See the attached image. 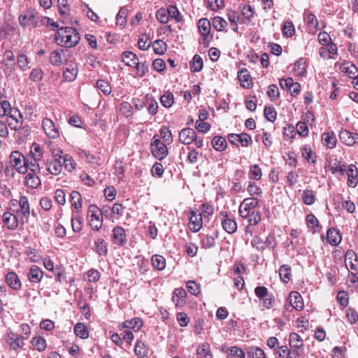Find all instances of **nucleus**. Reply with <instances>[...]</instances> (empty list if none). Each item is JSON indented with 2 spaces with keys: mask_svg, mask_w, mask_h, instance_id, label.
I'll return each instance as SVG.
<instances>
[{
  "mask_svg": "<svg viewBox=\"0 0 358 358\" xmlns=\"http://www.w3.org/2000/svg\"><path fill=\"white\" fill-rule=\"evenodd\" d=\"M55 43L65 48L75 47L80 41V34L73 27H59L55 34Z\"/></svg>",
  "mask_w": 358,
  "mask_h": 358,
  "instance_id": "obj_1",
  "label": "nucleus"
},
{
  "mask_svg": "<svg viewBox=\"0 0 358 358\" xmlns=\"http://www.w3.org/2000/svg\"><path fill=\"white\" fill-rule=\"evenodd\" d=\"M90 225L93 230L99 231L103 224L102 213L96 205H90L87 210Z\"/></svg>",
  "mask_w": 358,
  "mask_h": 358,
  "instance_id": "obj_2",
  "label": "nucleus"
},
{
  "mask_svg": "<svg viewBox=\"0 0 358 358\" xmlns=\"http://www.w3.org/2000/svg\"><path fill=\"white\" fill-rule=\"evenodd\" d=\"M255 294L262 301V306L269 309L272 308L275 303V297L273 294L269 293L268 289L264 286H257L255 289Z\"/></svg>",
  "mask_w": 358,
  "mask_h": 358,
  "instance_id": "obj_3",
  "label": "nucleus"
},
{
  "mask_svg": "<svg viewBox=\"0 0 358 358\" xmlns=\"http://www.w3.org/2000/svg\"><path fill=\"white\" fill-rule=\"evenodd\" d=\"M24 156L17 150L13 151L10 155V163L11 166L19 173H27L26 166H24Z\"/></svg>",
  "mask_w": 358,
  "mask_h": 358,
  "instance_id": "obj_4",
  "label": "nucleus"
},
{
  "mask_svg": "<svg viewBox=\"0 0 358 358\" xmlns=\"http://www.w3.org/2000/svg\"><path fill=\"white\" fill-rule=\"evenodd\" d=\"M259 200L255 197L246 198L241 203L238 208L239 215L246 217L258 206Z\"/></svg>",
  "mask_w": 358,
  "mask_h": 358,
  "instance_id": "obj_5",
  "label": "nucleus"
},
{
  "mask_svg": "<svg viewBox=\"0 0 358 358\" xmlns=\"http://www.w3.org/2000/svg\"><path fill=\"white\" fill-rule=\"evenodd\" d=\"M18 203L20 208L13 210V211L16 214L21 215L20 224H24L27 221L30 215V206L28 198L26 196H21Z\"/></svg>",
  "mask_w": 358,
  "mask_h": 358,
  "instance_id": "obj_6",
  "label": "nucleus"
},
{
  "mask_svg": "<svg viewBox=\"0 0 358 358\" xmlns=\"http://www.w3.org/2000/svg\"><path fill=\"white\" fill-rule=\"evenodd\" d=\"M198 28L201 34L203 36L201 43L208 46L210 41L212 38V36H210V22L206 18H201L198 22Z\"/></svg>",
  "mask_w": 358,
  "mask_h": 358,
  "instance_id": "obj_7",
  "label": "nucleus"
},
{
  "mask_svg": "<svg viewBox=\"0 0 358 358\" xmlns=\"http://www.w3.org/2000/svg\"><path fill=\"white\" fill-rule=\"evenodd\" d=\"M152 153L159 160L163 159L168 155V149L166 145L159 138H155L151 143Z\"/></svg>",
  "mask_w": 358,
  "mask_h": 358,
  "instance_id": "obj_8",
  "label": "nucleus"
},
{
  "mask_svg": "<svg viewBox=\"0 0 358 358\" xmlns=\"http://www.w3.org/2000/svg\"><path fill=\"white\" fill-rule=\"evenodd\" d=\"M7 122L11 129L18 130L22 124L23 117L17 109H11L8 115Z\"/></svg>",
  "mask_w": 358,
  "mask_h": 358,
  "instance_id": "obj_9",
  "label": "nucleus"
},
{
  "mask_svg": "<svg viewBox=\"0 0 358 358\" xmlns=\"http://www.w3.org/2000/svg\"><path fill=\"white\" fill-rule=\"evenodd\" d=\"M223 229L228 234H234L237 230V224L234 218H230L226 212H221L219 215Z\"/></svg>",
  "mask_w": 358,
  "mask_h": 358,
  "instance_id": "obj_10",
  "label": "nucleus"
},
{
  "mask_svg": "<svg viewBox=\"0 0 358 358\" xmlns=\"http://www.w3.org/2000/svg\"><path fill=\"white\" fill-rule=\"evenodd\" d=\"M228 140L233 145H236L240 143L243 147L248 146L249 143L252 141L251 136L245 133L240 134H230L228 135Z\"/></svg>",
  "mask_w": 358,
  "mask_h": 358,
  "instance_id": "obj_11",
  "label": "nucleus"
},
{
  "mask_svg": "<svg viewBox=\"0 0 358 358\" xmlns=\"http://www.w3.org/2000/svg\"><path fill=\"white\" fill-rule=\"evenodd\" d=\"M42 127L45 134L50 138H57L59 136V129L56 127L52 120L44 118L42 122Z\"/></svg>",
  "mask_w": 358,
  "mask_h": 358,
  "instance_id": "obj_12",
  "label": "nucleus"
},
{
  "mask_svg": "<svg viewBox=\"0 0 358 358\" xmlns=\"http://www.w3.org/2000/svg\"><path fill=\"white\" fill-rule=\"evenodd\" d=\"M112 241L114 244L119 246H123L126 244L127 239L125 230L122 227L117 226L112 231Z\"/></svg>",
  "mask_w": 358,
  "mask_h": 358,
  "instance_id": "obj_13",
  "label": "nucleus"
},
{
  "mask_svg": "<svg viewBox=\"0 0 358 358\" xmlns=\"http://www.w3.org/2000/svg\"><path fill=\"white\" fill-rule=\"evenodd\" d=\"M36 13L34 10L27 11L24 15H20L19 16V22L21 26L26 27L28 25H31L34 27H36L38 26V21L36 20Z\"/></svg>",
  "mask_w": 358,
  "mask_h": 358,
  "instance_id": "obj_14",
  "label": "nucleus"
},
{
  "mask_svg": "<svg viewBox=\"0 0 358 358\" xmlns=\"http://www.w3.org/2000/svg\"><path fill=\"white\" fill-rule=\"evenodd\" d=\"M15 213L14 212H5L3 214V224L9 230H15L18 227L19 223H20V220H18Z\"/></svg>",
  "mask_w": 358,
  "mask_h": 358,
  "instance_id": "obj_15",
  "label": "nucleus"
},
{
  "mask_svg": "<svg viewBox=\"0 0 358 358\" xmlns=\"http://www.w3.org/2000/svg\"><path fill=\"white\" fill-rule=\"evenodd\" d=\"M70 55V52L68 50L64 49H56L52 51L50 55V62L53 66H59L63 63V57L65 55Z\"/></svg>",
  "mask_w": 358,
  "mask_h": 358,
  "instance_id": "obj_16",
  "label": "nucleus"
},
{
  "mask_svg": "<svg viewBox=\"0 0 358 358\" xmlns=\"http://www.w3.org/2000/svg\"><path fill=\"white\" fill-rule=\"evenodd\" d=\"M196 134L192 128H185L179 134V140L184 145H189L196 140Z\"/></svg>",
  "mask_w": 358,
  "mask_h": 358,
  "instance_id": "obj_17",
  "label": "nucleus"
},
{
  "mask_svg": "<svg viewBox=\"0 0 358 358\" xmlns=\"http://www.w3.org/2000/svg\"><path fill=\"white\" fill-rule=\"evenodd\" d=\"M6 342L11 349L17 350L24 345V338L13 332H10L7 334Z\"/></svg>",
  "mask_w": 358,
  "mask_h": 358,
  "instance_id": "obj_18",
  "label": "nucleus"
},
{
  "mask_svg": "<svg viewBox=\"0 0 358 358\" xmlns=\"http://www.w3.org/2000/svg\"><path fill=\"white\" fill-rule=\"evenodd\" d=\"M348 176V185L355 187L358 183V170L354 164H350L346 170Z\"/></svg>",
  "mask_w": 358,
  "mask_h": 358,
  "instance_id": "obj_19",
  "label": "nucleus"
},
{
  "mask_svg": "<svg viewBox=\"0 0 358 358\" xmlns=\"http://www.w3.org/2000/svg\"><path fill=\"white\" fill-rule=\"evenodd\" d=\"M339 137L343 143L349 146L358 143V134L351 133L348 130L341 131Z\"/></svg>",
  "mask_w": 358,
  "mask_h": 358,
  "instance_id": "obj_20",
  "label": "nucleus"
},
{
  "mask_svg": "<svg viewBox=\"0 0 358 358\" xmlns=\"http://www.w3.org/2000/svg\"><path fill=\"white\" fill-rule=\"evenodd\" d=\"M46 170L52 175L58 176L62 171V162L57 159L48 160L45 163Z\"/></svg>",
  "mask_w": 358,
  "mask_h": 358,
  "instance_id": "obj_21",
  "label": "nucleus"
},
{
  "mask_svg": "<svg viewBox=\"0 0 358 358\" xmlns=\"http://www.w3.org/2000/svg\"><path fill=\"white\" fill-rule=\"evenodd\" d=\"M189 226L192 231L194 232L199 231L202 227L201 214L196 212H192Z\"/></svg>",
  "mask_w": 358,
  "mask_h": 358,
  "instance_id": "obj_22",
  "label": "nucleus"
},
{
  "mask_svg": "<svg viewBox=\"0 0 358 358\" xmlns=\"http://www.w3.org/2000/svg\"><path fill=\"white\" fill-rule=\"evenodd\" d=\"M290 305L296 310H301L303 308V301L299 293L292 292L288 297Z\"/></svg>",
  "mask_w": 358,
  "mask_h": 358,
  "instance_id": "obj_23",
  "label": "nucleus"
},
{
  "mask_svg": "<svg viewBox=\"0 0 358 358\" xmlns=\"http://www.w3.org/2000/svg\"><path fill=\"white\" fill-rule=\"evenodd\" d=\"M41 154H36L34 153V156L31 157V159H29L28 158H25L24 161V166H26L27 171L28 169L33 172H39L40 167L38 163V161L41 159Z\"/></svg>",
  "mask_w": 358,
  "mask_h": 358,
  "instance_id": "obj_24",
  "label": "nucleus"
},
{
  "mask_svg": "<svg viewBox=\"0 0 358 358\" xmlns=\"http://www.w3.org/2000/svg\"><path fill=\"white\" fill-rule=\"evenodd\" d=\"M78 73V69L76 64H71L69 67L66 68L63 71V77L66 81H73Z\"/></svg>",
  "mask_w": 358,
  "mask_h": 358,
  "instance_id": "obj_25",
  "label": "nucleus"
},
{
  "mask_svg": "<svg viewBox=\"0 0 358 358\" xmlns=\"http://www.w3.org/2000/svg\"><path fill=\"white\" fill-rule=\"evenodd\" d=\"M238 78L242 87L250 88L252 86V80L247 69H243L238 71Z\"/></svg>",
  "mask_w": 358,
  "mask_h": 358,
  "instance_id": "obj_26",
  "label": "nucleus"
},
{
  "mask_svg": "<svg viewBox=\"0 0 358 358\" xmlns=\"http://www.w3.org/2000/svg\"><path fill=\"white\" fill-rule=\"evenodd\" d=\"M6 282L9 287L15 290H18L21 288V282L15 272H8L6 276Z\"/></svg>",
  "mask_w": 358,
  "mask_h": 358,
  "instance_id": "obj_27",
  "label": "nucleus"
},
{
  "mask_svg": "<svg viewBox=\"0 0 358 358\" xmlns=\"http://www.w3.org/2000/svg\"><path fill=\"white\" fill-rule=\"evenodd\" d=\"M27 276L30 282L37 283L41 280L43 276V273L38 266L33 265L30 268Z\"/></svg>",
  "mask_w": 358,
  "mask_h": 358,
  "instance_id": "obj_28",
  "label": "nucleus"
},
{
  "mask_svg": "<svg viewBox=\"0 0 358 358\" xmlns=\"http://www.w3.org/2000/svg\"><path fill=\"white\" fill-rule=\"evenodd\" d=\"M245 218L248 219V226L246 227V234H250L252 236V231H250L249 226H254L257 224L261 220V213L257 210H252V213H250Z\"/></svg>",
  "mask_w": 358,
  "mask_h": 358,
  "instance_id": "obj_29",
  "label": "nucleus"
},
{
  "mask_svg": "<svg viewBox=\"0 0 358 358\" xmlns=\"http://www.w3.org/2000/svg\"><path fill=\"white\" fill-rule=\"evenodd\" d=\"M218 236V233L215 231L213 235H204L201 241V244L203 248L208 249L215 246V238Z\"/></svg>",
  "mask_w": 358,
  "mask_h": 358,
  "instance_id": "obj_30",
  "label": "nucleus"
},
{
  "mask_svg": "<svg viewBox=\"0 0 358 358\" xmlns=\"http://www.w3.org/2000/svg\"><path fill=\"white\" fill-rule=\"evenodd\" d=\"M289 345L294 350H297L303 347V341L301 337L296 333H291L289 334Z\"/></svg>",
  "mask_w": 358,
  "mask_h": 358,
  "instance_id": "obj_31",
  "label": "nucleus"
},
{
  "mask_svg": "<svg viewBox=\"0 0 358 358\" xmlns=\"http://www.w3.org/2000/svg\"><path fill=\"white\" fill-rule=\"evenodd\" d=\"M37 172L29 173L26 176L25 184L27 186L35 189L41 185V180L36 174Z\"/></svg>",
  "mask_w": 358,
  "mask_h": 358,
  "instance_id": "obj_32",
  "label": "nucleus"
},
{
  "mask_svg": "<svg viewBox=\"0 0 358 358\" xmlns=\"http://www.w3.org/2000/svg\"><path fill=\"white\" fill-rule=\"evenodd\" d=\"M196 355L199 358H213L208 343L200 344L196 349Z\"/></svg>",
  "mask_w": 358,
  "mask_h": 358,
  "instance_id": "obj_33",
  "label": "nucleus"
},
{
  "mask_svg": "<svg viewBox=\"0 0 358 358\" xmlns=\"http://www.w3.org/2000/svg\"><path fill=\"white\" fill-rule=\"evenodd\" d=\"M327 238L328 242L332 245H337L341 241V236L335 229H330L327 231Z\"/></svg>",
  "mask_w": 358,
  "mask_h": 358,
  "instance_id": "obj_34",
  "label": "nucleus"
},
{
  "mask_svg": "<svg viewBox=\"0 0 358 358\" xmlns=\"http://www.w3.org/2000/svg\"><path fill=\"white\" fill-rule=\"evenodd\" d=\"M122 60L126 65L134 66V64H136V61H138V59L136 54L132 52L127 51L122 54Z\"/></svg>",
  "mask_w": 358,
  "mask_h": 358,
  "instance_id": "obj_35",
  "label": "nucleus"
},
{
  "mask_svg": "<svg viewBox=\"0 0 358 358\" xmlns=\"http://www.w3.org/2000/svg\"><path fill=\"white\" fill-rule=\"evenodd\" d=\"M96 252L99 255L106 256L108 255V244L104 239L99 238L95 241Z\"/></svg>",
  "mask_w": 358,
  "mask_h": 358,
  "instance_id": "obj_36",
  "label": "nucleus"
},
{
  "mask_svg": "<svg viewBox=\"0 0 358 358\" xmlns=\"http://www.w3.org/2000/svg\"><path fill=\"white\" fill-rule=\"evenodd\" d=\"M212 144L213 148L220 152L224 150L227 145L226 139L220 136H216L213 138Z\"/></svg>",
  "mask_w": 358,
  "mask_h": 358,
  "instance_id": "obj_37",
  "label": "nucleus"
},
{
  "mask_svg": "<svg viewBox=\"0 0 358 358\" xmlns=\"http://www.w3.org/2000/svg\"><path fill=\"white\" fill-rule=\"evenodd\" d=\"M145 106H148V113L151 115H155L158 111V103L157 101L150 97L148 95L145 96Z\"/></svg>",
  "mask_w": 358,
  "mask_h": 358,
  "instance_id": "obj_38",
  "label": "nucleus"
},
{
  "mask_svg": "<svg viewBox=\"0 0 358 358\" xmlns=\"http://www.w3.org/2000/svg\"><path fill=\"white\" fill-rule=\"evenodd\" d=\"M70 200L75 209L78 210L82 208V196L78 191H73L71 193Z\"/></svg>",
  "mask_w": 358,
  "mask_h": 358,
  "instance_id": "obj_39",
  "label": "nucleus"
},
{
  "mask_svg": "<svg viewBox=\"0 0 358 358\" xmlns=\"http://www.w3.org/2000/svg\"><path fill=\"white\" fill-rule=\"evenodd\" d=\"M152 264L159 271H162L166 266V260L163 256L155 255L152 257Z\"/></svg>",
  "mask_w": 358,
  "mask_h": 358,
  "instance_id": "obj_40",
  "label": "nucleus"
},
{
  "mask_svg": "<svg viewBox=\"0 0 358 358\" xmlns=\"http://www.w3.org/2000/svg\"><path fill=\"white\" fill-rule=\"evenodd\" d=\"M322 139L329 148H334L336 145V138L334 133H324Z\"/></svg>",
  "mask_w": 358,
  "mask_h": 358,
  "instance_id": "obj_41",
  "label": "nucleus"
},
{
  "mask_svg": "<svg viewBox=\"0 0 358 358\" xmlns=\"http://www.w3.org/2000/svg\"><path fill=\"white\" fill-rule=\"evenodd\" d=\"M134 352L139 357H145L148 352V348L144 342L138 341L135 345Z\"/></svg>",
  "mask_w": 358,
  "mask_h": 358,
  "instance_id": "obj_42",
  "label": "nucleus"
},
{
  "mask_svg": "<svg viewBox=\"0 0 358 358\" xmlns=\"http://www.w3.org/2000/svg\"><path fill=\"white\" fill-rule=\"evenodd\" d=\"M169 15V19L173 18L177 22H180L182 21V16L181 15L180 13L179 12L178 8L176 6L170 5L167 8Z\"/></svg>",
  "mask_w": 358,
  "mask_h": 358,
  "instance_id": "obj_43",
  "label": "nucleus"
},
{
  "mask_svg": "<svg viewBox=\"0 0 358 358\" xmlns=\"http://www.w3.org/2000/svg\"><path fill=\"white\" fill-rule=\"evenodd\" d=\"M248 356L250 358H266L264 351L259 347H250L248 350Z\"/></svg>",
  "mask_w": 358,
  "mask_h": 358,
  "instance_id": "obj_44",
  "label": "nucleus"
},
{
  "mask_svg": "<svg viewBox=\"0 0 358 358\" xmlns=\"http://www.w3.org/2000/svg\"><path fill=\"white\" fill-rule=\"evenodd\" d=\"M203 59L199 55H195L191 63V71L193 72H199L203 69Z\"/></svg>",
  "mask_w": 358,
  "mask_h": 358,
  "instance_id": "obj_45",
  "label": "nucleus"
},
{
  "mask_svg": "<svg viewBox=\"0 0 358 358\" xmlns=\"http://www.w3.org/2000/svg\"><path fill=\"white\" fill-rule=\"evenodd\" d=\"M76 335L81 338H87L89 336V332L85 324L78 323L74 327Z\"/></svg>",
  "mask_w": 358,
  "mask_h": 358,
  "instance_id": "obj_46",
  "label": "nucleus"
},
{
  "mask_svg": "<svg viewBox=\"0 0 358 358\" xmlns=\"http://www.w3.org/2000/svg\"><path fill=\"white\" fill-rule=\"evenodd\" d=\"M279 275L284 282H287L291 277V268L288 265L284 264L279 269Z\"/></svg>",
  "mask_w": 358,
  "mask_h": 358,
  "instance_id": "obj_47",
  "label": "nucleus"
},
{
  "mask_svg": "<svg viewBox=\"0 0 358 358\" xmlns=\"http://www.w3.org/2000/svg\"><path fill=\"white\" fill-rule=\"evenodd\" d=\"M161 103L166 108H170L174 102L173 95L170 92H166L160 98Z\"/></svg>",
  "mask_w": 358,
  "mask_h": 358,
  "instance_id": "obj_48",
  "label": "nucleus"
},
{
  "mask_svg": "<svg viewBox=\"0 0 358 358\" xmlns=\"http://www.w3.org/2000/svg\"><path fill=\"white\" fill-rule=\"evenodd\" d=\"M63 157L64 159L62 161V166H64V168L70 172L73 171L76 168V164L73 158L67 154H65Z\"/></svg>",
  "mask_w": 358,
  "mask_h": 358,
  "instance_id": "obj_49",
  "label": "nucleus"
},
{
  "mask_svg": "<svg viewBox=\"0 0 358 358\" xmlns=\"http://www.w3.org/2000/svg\"><path fill=\"white\" fill-rule=\"evenodd\" d=\"M249 175H250V178H251V179H253L255 180H260L262 176L261 168L257 164L250 166Z\"/></svg>",
  "mask_w": 358,
  "mask_h": 358,
  "instance_id": "obj_50",
  "label": "nucleus"
},
{
  "mask_svg": "<svg viewBox=\"0 0 358 358\" xmlns=\"http://www.w3.org/2000/svg\"><path fill=\"white\" fill-rule=\"evenodd\" d=\"M213 27L219 31H223L227 26V22L220 16H216L213 19Z\"/></svg>",
  "mask_w": 358,
  "mask_h": 358,
  "instance_id": "obj_51",
  "label": "nucleus"
},
{
  "mask_svg": "<svg viewBox=\"0 0 358 358\" xmlns=\"http://www.w3.org/2000/svg\"><path fill=\"white\" fill-rule=\"evenodd\" d=\"M33 346L39 352H42L45 350L46 341L42 337H34L31 340Z\"/></svg>",
  "mask_w": 358,
  "mask_h": 358,
  "instance_id": "obj_52",
  "label": "nucleus"
},
{
  "mask_svg": "<svg viewBox=\"0 0 358 358\" xmlns=\"http://www.w3.org/2000/svg\"><path fill=\"white\" fill-rule=\"evenodd\" d=\"M251 245L258 251H263L264 249H266L265 240H264L259 236H255L251 241Z\"/></svg>",
  "mask_w": 358,
  "mask_h": 358,
  "instance_id": "obj_53",
  "label": "nucleus"
},
{
  "mask_svg": "<svg viewBox=\"0 0 358 358\" xmlns=\"http://www.w3.org/2000/svg\"><path fill=\"white\" fill-rule=\"evenodd\" d=\"M294 70L299 76H302L306 72V61L303 58L299 59L294 63Z\"/></svg>",
  "mask_w": 358,
  "mask_h": 358,
  "instance_id": "obj_54",
  "label": "nucleus"
},
{
  "mask_svg": "<svg viewBox=\"0 0 358 358\" xmlns=\"http://www.w3.org/2000/svg\"><path fill=\"white\" fill-rule=\"evenodd\" d=\"M96 87L105 95H108L111 92L110 85L104 80H98L96 82Z\"/></svg>",
  "mask_w": 358,
  "mask_h": 358,
  "instance_id": "obj_55",
  "label": "nucleus"
},
{
  "mask_svg": "<svg viewBox=\"0 0 358 358\" xmlns=\"http://www.w3.org/2000/svg\"><path fill=\"white\" fill-rule=\"evenodd\" d=\"M302 199L305 204L309 206L313 204L315 201L313 191L310 189H306L303 191Z\"/></svg>",
  "mask_w": 358,
  "mask_h": 358,
  "instance_id": "obj_56",
  "label": "nucleus"
},
{
  "mask_svg": "<svg viewBox=\"0 0 358 358\" xmlns=\"http://www.w3.org/2000/svg\"><path fill=\"white\" fill-rule=\"evenodd\" d=\"M276 111L273 106H266L264 110V117L270 122H273L276 119Z\"/></svg>",
  "mask_w": 358,
  "mask_h": 358,
  "instance_id": "obj_57",
  "label": "nucleus"
},
{
  "mask_svg": "<svg viewBox=\"0 0 358 358\" xmlns=\"http://www.w3.org/2000/svg\"><path fill=\"white\" fill-rule=\"evenodd\" d=\"M228 356L229 358H245L243 350L236 346L230 348Z\"/></svg>",
  "mask_w": 358,
  "mask_h": 358,
  "instance_id": "obj_58",
  "label": "nucleus"
},
{
  "mask_svg": "<svg viewBox=\"0 0 358 358\" xmlns=\"http://www.w3.org/2000/svg\"><path fill=\"white\" fill-rule=\"evenodd\" d=\"M153 50L157 55H163L166 50V44L161 40H156L153 43Z\"/></svg>",
  "mask_w": 358,
  "mask_h": 358,
  "instance_id": "obj_59",
  "label": "nucleus"
},
{
  "mask_svg": "<svg viewBox=\"0 0 358 358\" xmlns=\"http://www.w3.org/2000/svg\"><path fill=\"white\" fill-rule=\"evenodd\" d=\"M167 8H161L156 13V17L158 21L162 24H166L169 21Z\"/></svg>",
  "mask_w": 358,
  "mask_h": 358,
  "instance_id": "obj_60",
  "label": "nucleus"
},
{
  "mask_svg": "<svg viewBox=\"0 0 358 358\" xmlns=\"http://www.w3.org/2000/svg\"><path fill=\"white\" fill-rule=\"evenodd\" d=\"M127 10L121 8L116 16L117 24L124 27L127 24Z\"/></svg>",
  "mask_w": 358,
  "mask_h": 358,
  "instance_id": "obj_61",
  "label": "nucleus"
},
{
  "mask_svg": "<svg viewBox=\"0 0 358 358\" xmlns=\"http://www.w3.org/2000/svg\"><path fill=\"white\" fill-rule=\"evenodd\" d=\"M330 170L333 174L339 173L343 176L347 169L345 164H342L341 162H338L331 166Z\"/></svg>",
  "mask_w": 358,
  "mask_h": 358,
  "instance_id": "obj_62",
  "label": "nucleus"
},
{
  "mask_svg": "<svg viewBox=\"0 0 358 358\" xmlns=\"http://www.w3.org/2000/svg\"><path fill=\"white\" fill-rule=\"evenodd\" d=\"M132 109L133 106L129 102L124 101L120 104V110L127 117L132 116Z\"/></svg>",
  "mask_w": 358,
  "mask_h": 358,
  "instance_id": "obj_63",
  "label": "nucleus"
},
{
  "mask_svg": "<svg viewBox=\"0 0 358 358\" xmlns=\"http://www.w3.org/2000/svg\"><path fill=\"white\" fill-rule=\"evenodd\" d=\"M248 192L250 196H256L261 197L262 196V191L255 182H250L248 185Z\"/></svg>",
  "mask_w": 358,
  "mask_h": 358,
  "instance_id": "obj_64",
  "label": "nucleus"
}]
</instances>
